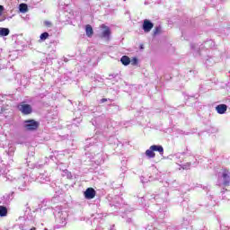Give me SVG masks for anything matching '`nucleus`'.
<instances>
[{"instance_id":"39","label":"nucleus","mask_w":230,"mask_h":230,"mask_svg":"<svg viewBox=\"0 0 230 230\" xmlns=\"http://www.w3.org/2000/svg\"><path fill=\"white\" fill-rule=\"evenodd\" d=\"M97 146H93L92 150H96Z\"/></svg>"},{"instance_id":"28","label":"nucleus","mask_w":230,"mask_h":230,"mask_svg":"<svg viewBox=\"0 0 230 230\" xmlns=\"http://www.w3.org/2000/svg\"><path fill=\"white\" fill-rule=\"evenodd\" d=\"M87 141H90L91 146H93V145H94V143H98V140H96V137L89 138V139H87Z\"/></svg>"},{"instance_id":"40","label":"nucleus","mask_w":230,"mask_h":230,"mask_svg":"<svg viewBox=\"0 0 230 230\" xmlns=\"http://www.w3.org/2000/svg\"><path fill=\"white\" fill-rule=\"evenodd\" d=\"M97 163H99V164H102V163H103V160L97 161Z\"/></svg>"},{"instance_id":"10","label":"nucleus","mask_w":230,"mask_h":230,"mask_svg":"<svg viewBox=\"0 0 230 230\" xmlns=\"http://www.w3.org/2000/svg\"><path fill=\"white\" fill-rule=\"evenodd\" d=\"M101 28L103 30L102 32V39H104V40H111V28L105 24L101 25Z\"/></svg>"},{"instance_id":"16","label":"nucleus","mask_w":230,"mask_h":230,"mask_svg":"<svg viewBox=\"0 0 230 230\" xmlns=\"http://www.w3.org/2000/svg\"><path fill=\"white\" fill-rule=\"evenodd\" d=\"M8 216V208L5 206H0V217H4Z\"/></svg>"},{"instance_id":"3","label":"nucleus","mask_w":230,"mask_h":230,"mask_svg":"<svg viewBox=\"0 0 230 230\" xmlns=\"http://www.w3.org/2000/svg\"><path fill=\"white\" fill-rule=\"evenodd\" d=\"M218 185L229 186L230 185V170L223 168L218 174Z\"/></svg>"},{"instance_id":"30","label":"nucleus","mask_w":230,"mask_h":230,"mask_svg":"<svg viewBox=\"0 0 230 230\" xmlns=\"http://www.w3.org/2000/svg\"><path fill=\"white\" fill-rule=\"evenodd\" d=\"M182 227H186L187 226H190V221L186 218H183V223L181 224Z\"/></svg>"},{"instance_id":"11","label":"nucleus","mask_w":230,"mask_h":230,"mask_svg":"<svg viewBox=\"0 0 230 230\" xmlns=\"http://www.w3.org/2000/svg\"><path fill=\"white\" fill-rule=\"evenodd\" d=\"M84 196L87 200H91L96 197V190L93 188H87L84 192Z\"/></svg>"},{"instance_id":"19","label":"nucleus","mask_w":230,"mask_h":230,"mask_svg":"<svg viewBox=\"0 0 230 230\" xmlns=\"http://www.w3.org/2000/svg\"><path fill=\"white\" fill-rule=\"evenodd\" d=\"M120 62L123 66H129L130 65V58H128V56H122L120 58Z\"/></svg>"},{"instance_id":"9","label":"nucleus","mask_w":230,"mask_h":230,"mask_svg":"<svg viewBox=\"0 0 230 230\" xmlns=\"http://www.w3.org/2000/svg\"><path fill=\"white\" fill-rule=\"evenodd\" d=\"M153 28L154 22L148 19H145L142 24V30L145 31V33H150Z\"/></svg>"},{"instance_id":"17","label":"nucleus","mask_w":230,"mask_h":230,"mask_svg":"<svg viewBox=\"0 0 230 230\" xmlns=\"http://www.w3.org/2000/svg\"><path fill=\"white\" fill-rule=\"evenodd\" d=\"M146 156L149 159H154V157H155V153L152 149V146H150L149 149L146 151Z\"/></svg>"},{"instance_id":"34","label":"nucleus","mask_w":230,"mask_h":230,"mask_svg":"<svg viewBox=\"0 0 230 230\" xmlns=\"http://www.w3.org/2000/svg\"><path fill=\"white\" fill-rule=\"evenodd\" d=\"M220 230H230V228L227 227V226H221V229H220Z\"/></svg>"},{"instance_id":"22","label":"nucleus","mask_w":230,"mask_h":230,"mask_svg":"<svg viewBox=\"0 0 230 230\" xmlns=\"http://www.w3.org/2000/svg\"><path fill=\"white\" fill-rule=\"evenodd\" d=\"M85 31L87 37H93V34L94 33V31H93V27L91 25H86Z\"/></svg>"},{"instance_id":"45","label":"nucleus","mask_w":230,"mask_h":230,"mask_svg":"<svg viewBox=\"0 0 230 230\" xmlns=\"http://www.w3.org/2000/svg\"><path fill=\"white\" fill-rule=\"evenodd\" d=\"M210 206H215V203L210 204Z\"/></svg>"},{"instance_id":"12","label":"nucleus","mask_w":230,"mask_h":230,"mask_svg":"<svg viewBox=\"0 0 230 230\" xmlns=\"http://www.w3.org/2000/svg\"><path fill=\"white\" fill-rule=\"evenodd\" d=\"M203 62L207 67H212V66H215L217 63V60H215V58L211 56H207L203 58Z\"/></svg>"},{"instance_id":"15","label":"nucleus","mask_w":230,"mask_h":230,"mask_svg":"<svg viewBox=\"0 0 230 230\" xmlns=\"http://www.w3.org/2000/svg\"><path fill=\"white\" fill-rule=\"evenodd\" d=\"M151 148L153 149V152H158L160 155H163L164 154V148L163 147V146L153 145L151 146Z\"/></svg>"},{"instance_id":"4","label":"nucleus","mask_w":230,"mask_h":230,"mask_svg":"<svg viewBox=\"0 0 230 230\" xmlns=\"http://www.w3.org/2000/svg\"><path fill=\"white\" fill-rule=\"evenodd\" d=\"M28 175L23 174L22 177L13 181V184L15 185V189L18 191H26L28 190Z\"/></svg>"},{"instance_id":"27","label":"nucleus","mask_w":230,"mask_h":230,"mask_svg":"<svg viewBox=\"0 0 230 230\" xmlns=\"http://www.w3.org/2000/svg\"><path fill=\"white\" fill-rule=\"evenodd\" d=\"M81 122H82V119L77 118V119H75L73 120L72 125H74L75 127H78V125H80Z\"/></svg>"},{"instance_id":"1","label":"nucleus","mask_w":230,"mask_h":230,"mask_svg":"<svg viewBox=\"0 0 230 230\" xmlns=\"http://www.w3.org/2000/svg\"><path fill=\"white\" fill-rule=\"evenodd\" d=\"M54 215L59 224L57 226L58 229H59V227H66L67 225V218L69 217V211L67 208L58 206L54 208Z\"/></svg>"},{"instance_id":"6","label":"nucleus","mask_w":230,"mask_h":230,"mask_svg":"<svg viewBox=\"0 0 230 230\" xmlns=\"http://www.w3.org/2000/svg\"><path fill=\"white\" fill-rule=\"evenodd\" d=\"M23 128L30 131L37 130L39 128V122L34 119L24 120Z\"/></svg>"},{"instance_id":"20","label":"nucleus","mask_w":230,"mask_h":230,"mask_svg":"<svg viewBox=\"0 0 230 230\" xmlns=\"http://www.w3.org/2000/svg\"><path fill=\"white\" fill-rule=\"evenodd\" d=\"M1 37H8L10 35V29L8 28H0Z\"/></svg>"},{"instance_id":"33","label":"nucleus","mask_w":230,"mask_h":230,"mask_svg":"<svg viewBox=\"0 0 230 230\" xmlns=\"http://www.w3.org/2000/svg\"><path fill=\"white\" fill-rule=\"evenodd\" d=\"M4 11V6L0 5V15L1 13H3Z\"/></svg>"},{"instance_id":"24","label":"nucleus","mask_w":230,"mask_h":230,"mask_svg":"<svg viewBox=\"0 0 230 230\" xmlns=\"http://www.w3.org/2000/svg\"><path fill=\"white\" fill-rule=\"evenodd\" d=\"M180 166L182 170H190V168L191 167V163L189 162L183 164H180Z\"/></svg>"},{"instance_id":"36","label":"nucleus","mask_w":230,"mask_h":230,"mask_svg":"<svg viewBox=\"0 0 230 230\" xmlns=\"http://www.w3.org/2000/svg\"><path fill=\"white\" fill-rule=\"evenodd\" d=\"M202 189L205 190V191H208V190H209V187H208V186H203Z\"/></svg>"},{"instance_id":"38","label":"nucleus","mask_w":230,"mask_h":230,"mask_svg":"<svg viewBox=\"0 0 230 230\" xmlns=\"http://www.w3.org/2000/svg\"><path fill=\"white\" fill-rule=\"evenodd\" d=\"M127 222H128V224H130V222H132V218H128Z\"/></svg>"},{"instance_id":"29","label":"nucleus","mask_w":230,"mask_h":230,"mask_svg":"<svg viewBox=\"0 0 230 230\" xmlns=\"http://www.w3.org/2000/svg\"><path fill=\"white\" fill-rule=\"evenodd\" d=\"M137 58H133L132 60H130L131 66H137Z\"/></svg>"},{"instance_id":"32","label":"nucleus","mask_w":230,"mask_h":230,"mask_svg":"<svg viewBox=\"0 0 230 230\" xmlns=\"http://www.w3.org/2000/svg\"><path fill=\"white\" fill-rule=\"evenodd\" d=\"M3 51L2 49H0V53ZM3 61V59L0 58V69H4V65H1V62Z\"/></svg>"},{"instance_id":"8","label":"nucleus","mask_w":230,"mask_h":230,"mask_svg":"<svg viewBox=\"0 0 230 230\" xmlns=\"http://www.w3.org/2000/svg\"><path fill=\"white\" fill-rule=\"evenodd\" d=\"M37 182L40 184H46V182H49L51 181V178H49V175H48V172H41L38 175L36 178Z\"/></svg>"},{"instance_id":"5","label":"nucleus","mask_w":230,"mask_h":230,"mask_svg":"<svg viewBox=\"0 0 230 230\" xmlns=\"http://www.w3.org/2000/svg\"><path fill=\"white\" fill-rule=\"evenodd\" d=\"M145 199L146 200H156V202H164V200L168 202V192L164 190V192L160 194H146Z\"/></svg>"},{"instance_id":"46","label":"nucleus","mask_w":230,"mask_h":230,"mask_svg":"<svg viewBox=\"0 0 230 230\" xmlns=\"http://www.w3.org/2000/svg\"><path fill=\"white\" fill-rule=\"evenodd\" d=\"M9 154V155H12V153H8Z\"/></svg>"},{"instance_id":"41","label":"nucleus","mask_w":230,"mask_h":230,"mask_svg":"<svg viewBox=\"0 0 230 230\" xmlns=\"http://www.w3.org/2000/svg\"><path fill=\"white\" fill-rule=\"evenodd\" d=\"M30 230H37V228H35V227H32V228H31Z\"/></svg>"},{"instance_id":"31","label":"nucleus","mask_w":230,"mask_h":230,"mask_svg":"<svg viewBox=\"0 0 230 230\" xmlns=\"http://www.w3.org/2000/svg\"><path fill=\"white\" fill-rule=\"evenodd\" d=\"M57 50L55 49H52L51 50H50V53L49 54L50 57H51V58H55V57H53V55H55V52H56Z\"/></svg>"},{"instance_id":"37","label":"nucleus","mask_w":230,"mask_h":230,"mask_svg":"<svg viewBox=\"0 0 230 230\" xmlns=\"http://www.w3.org/2000/svg\"><path fill=\"white\" fill-rule=\"evenodd\" d=\"M93 125H96V119L92 120Z\"/></svg>"},{"instance_id":"35","label":"nucleus","mask_w":230,"mask_h":230,"mask_svg":"<svg viewBox=\"0 0 230 230\" xmlns=\"http://www.w3.org/2000/svg\"><path fill=\"white\" fill-rule=\"evenodd\" d=\"M45 26H51V22H45Z\"/></svg>"},{"instance_id":"13","label":"nucleus","mask_w":230,"mask_h":230,"mask_svg":"<svg viewBox=\"0 0 230 230\" xmlns=\"http://www.w3.org/2000/svg\"><path fill=\"white\" fill-rule=\"evenodd\" d=\"M3 204L8 206L13 200V192L4 194L2 197Z\"/></svg>"},{"instance_id":"26","label":"nucleus","mask_w":230,"mask_h":230,"mask_svg":"<svg viewBox=\"0 0 230 230\" xmlns=\"http://www.w3.org/2000/svg\"><path fill=\"white\" fill-rule=\"evenodd\" d=\"M106 102H108V105H111V103H112V99H107V98H102L100 100L99 103H105Z\"/></svg>"},{"instance_id":"7","label":"nucleus","mask_w":230,"mask_h":230,"mask_svg":"<svg viewBox=\"0 0 230 230\" xmlns=\"http://www.w3.org/2000/svg\"><path fill=\"white\" fill-rule=\"evenodd\" d=\"M18 111H20L22 114H24V116H28V114H31V112H33V108H31V105L30 104H24V102H22L18 105Z\"/></svg>"},{"instance_id":"44","label":"nucleus","mask_w":230,"mask_h":230,"mask_svg":"<svg viewBox=\"0 0 230 230\" xmlns=\"http://www.w3.org/2000/svg\"><path fill=\"white\" fill-rule=\"evenodd\" d=\"M143 199H145V198H141V203L143 204Z\"/></svg>"},{"instance_id":"23","label":"nucleus","mask_w":230,"mask_h":230,"mask_svg":"<svg viewBox=\"0 0 230 230\" xmlns=\"http://www.w3.org/2000/svg\"><path fill=\"white\" fill-rule=\"evenodd\" d=\"M19 10L22 13H26L28 12V4H20Z\"/></svg>"},{"instance_id":"43","label":"nucleus","mask_w":230,"mask_h":230,"mask_svg":"<svg viewBox=\"0 0 230 230\" xmlns=\"http://www.w3.org/2000/svg\"><path fill=\"white\" fill-rule=\"evenodd\" d=\"M87 148H89V146L86 145V146H85V150H87Z\"/></svg>"},{"instance_id":"25","label":"nucleus","mask_w":230,"mask_h":230,"mask_svg":"<svg viewBox=\"0 0 230 230\" xmlns=\"http://www.w3.org/2000/svg\"><path fill=\"white\" fill-rule=\"evenodd\" d=\"M49 38V32H43L40 36V40H43V41L46 40Z\"/></svg>"},{"instance_id":"21","label":"nucleus","mask_w":230,"mask_h":230,"mask_svg":"<svg viewBox=\"0 0 230 230\" xmlns=\"http://www.w3.org/2000/svg\"><path fill=\"white\" fill-rule=\"evenodd\" d=\"M156 217L158 219V224H160L161 220H164V218L166 217V210H165V212H163V211L157 212Z\"/></svg>"},{"instance_id":"14","label":"nucleus","mask_w":230,"mask_h":230,"mask_svg":"<svg viewBox=\"0 0 230 230\" xmlns=\"http://www.w3.org/2000/svg\"><path fill=\"white\" fill-rule=\"evenodd\" d=\"M217 114H226L227 112V104H219L216 106Z\"/></svg>"},{"instance_id":"18","label":"nucleus","mask_w":230,"mask_h":230,"mask_svg":"<svg viewBox=\"0 0 230 230\" xmlns=\"http://www.w3.org/2000/svg\"><path fill=\"white\" fill-rule=\"evenodd\" d=\"M161 33H163V27H161V25H158L153 31V37H157V35H161Z\"/></svg>"},{"instance_id":"2","label":"nucleus","mask_w":230,"mask_h":230,"mask_svg":"<svg viewBox=\"0 0 230 230\" xmlns=\"http://www.w3.org/2000/svg\"><path fill=\"white\" fill-rule=\"evenodd\" d=\"M215 46V41L212 40H207L204 44H195L192 43L190 48L192 49L194 57H202L204 53H208V49H204V48H213Z\"/></svg>"},{"instance_id":"42","label":"nucleus","mask_w":230,"mask_h":230,"mask_svg":"<svg viewBox=\"0 0 230 230\" xmlns=\"http://www.w3.org/2000/svg\"><path fill=\"white\" fill-rule=\"evenodd\" d=\"M64 62H67V58H64Z\"/></svg>"}]
</instances>
